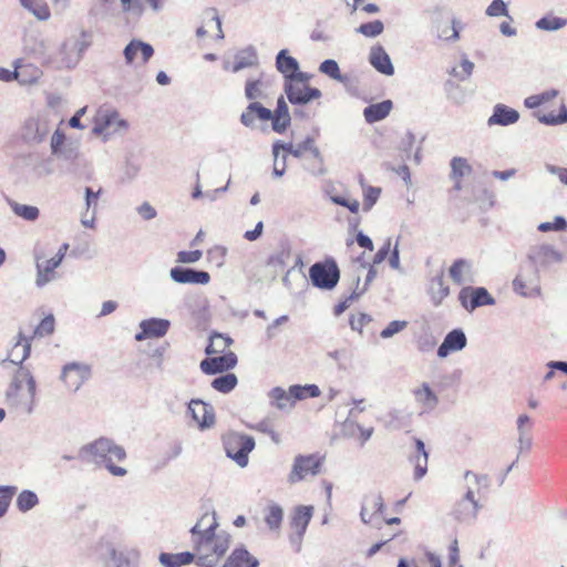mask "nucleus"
Returning <instances> with one entry per match:
<instances>
[{
	"label": "nucleus",
	"instance_id": "a211bd4d",
	"mask_svg": "<svg viewBox=\"0 0 567 567\" xmlns=\"http://www.w3.org/2000/svg\"><path fill=\"white\" fill-rule=\"evenodd\" d=\"M237 364V355L229 351L223 355L205 359L200 362V370L208 375L223 373L234 369Z\"/></svg>",
	"mask_w": 567,
	"mask_h": 567
},
{
	"label": "nucleus",
	"instance_id": "20e7f679",
	"mask_svg": "<svg viewBox=\"0 0 567 567\" xmlns=\"http://www.w3.org/2000/svg\"><path fill=\"white\" fill-rule=\"evenodd\" d=\"M127 122L120 117L116 110L109 106H101L94 116V126L92 133L97 136H103L106 141L113 134L126 131Z\"/></svg>",
	"mask_w": 567,
	"mask_h": 567
},
{
	"label": "nucleus",
	"instance_id": "de8ad7c7",
	"mask_svg": "<svg viewBox=\"0 0 567 567\" xmlns=\"http://www.w3.org/2000/svg\"><path fill=\"white\" fill-rule=\"evenodd\" d=\"M284 518V509L280 505L271 503L266 508L265 522L271 530L278 529Z\"/></svg>",
	"mask_w": 567,
	"mask_h": 567
},
{
	"label": "nucleus",
	"instance_id": "a19ab883",
	"mask_svg": "<svg viewBox=\"0 0 567 567\" xmlns=\"http://www.w3.org/2000/svg\"><path fill=\"white\" fill-rule=\"evenodd\" d=\"M463 24L457 19H452L451 22H443L437 25V37L444 41H457L460 39V31Z\"/></svg>",
	"mask_w": 567,
	"mask_h": 567
},
{
	"label": "nucleus",
	"instance_id": "4468645a",
	"mask_svg": "<svg viewBox=\"0 0 567 567\" xmlns=\"http://www.w3.org/2000/svg\"><path fill=\"white\" fill-rule=\"evenodd\" d=\"M91 35L86 31H82L79 39H68L62 44V53L66 52L69 48L73 51L71 56L61 59L59 65L65 69L74 68L82 58V53L90 47Z\"/></svg>",
	"mask_w": 567,
	"mask_h": 567
},
{
	"label": "nucleus",
	"instance_id": "c03bdc74",
	"mask_svg": "<svg viewBox=\"0 0 567 567\" xmlns=\"http://www.w3.org/2000/svg\"><path fill=\"white\" fill-rule=\"evenodd\" d=\"M8 205L18 217L28 221L37 220L40 215L39 208L32 205L20 204L13 199H8Z\"/></svg>",
	"mask_w": 567,
	"mask_h": 567
},
{
	"label": "nucleus",
	"instance_id": "e433bc0d",
	"mask_svg": "<svg viewBox=\"0 0 567 567\" xmlns=\"http://www.w3.org/2000/svg\"><path fill=\"white\" fill-rule=\"evenodd\" d=\"M138 327H145V332L148 333L151 339L162 338L168 332L171 321L162 318H150L142 320Z\"/></svg>",
	"mask_w": 567,
	"mask_h": 567
},
{
	"label": "nucleus",
	"instance_id": "a18cd8bd",
	"mask_svg": "<svg viewBox=\"0 0 567 567\" xmlns=\"http://www.w3.org/2000/svg\"><path fill=\"white\" fill-rule=\"evenodd\" d=\"M231 343H233L231 338L224 336L221 333L215 332L210 336V342L206 347L205 352L208 355L223 353Z\"/></svg>",
	"mask_w": 567,
	"mask_h": 567
},
{
	"label": "nucleus",
	"instance_id": "39448f33",
	"mask_svg": "<svg viewBox=\"0 0 567 567\" xmlns=\"http://www.w3.org/2000/svg\"><path fill=\"white\" fill-rule=\"evenodd\" d=\"M309 277L317 288L330 290L334 288L340 279V270L333 259L324 262H316L309 268Z\"/></svg>",
	"mask_w": 567,
	"mask_h": 567
},
{
	"label": "nucleus",
	"instance_id": "338daca9",
	"mask_svg": "<svg viewBox=\"0 0 567 567\" xmlns=\"http://www.w3.org/2000/svg\"><path fill=\"white\" fill-rule=\"evenodd\" d=\"M474 63L467 59H464L458 68L452 70V74L461 81L466 80L473 72Z\"/></svg>",
	"mask_w": 567,
	"mask_h": 567
},
{
	"label": "nucleus",
	"instance_id": "bb28decb",
	"mask_svg": "<svg viewBox=\"0 0 567 567\" xmlns=\"http://www.w3.org/2000/svg\"><path fill=\"white\" fill-rule=\"evenodd\" d=\"M482 508L480 503H470L461 498L452 511V516L460 523L472 524L476 517L478 511Z\"/></svg>",
	"mask_w": 567,
	"mask_h": 567
},
{
	"label": "nucleus",
	"instance_id": "2f4dec72",
	"mask_svg": "<svg viewBox=\"0 0 567 567\" xmlns=\"http://www.w3.org/2000/svg\"><path fill=\"white\" fill-rule=\"evenodd\" d=\"M393 103L391 100H384L380 103L368 105L363 110V116L369 124L384 120L391 112Z\"/></svg>",
	"mask_w": 567,
	"mask_h": 567
},
{
	"label": "nucleus",
	"instance_id": "9d476101",
	"mask_svg": "<svg viewBox=\"0 0 567 567\" xmlns=\"http://www.w3.org/2000/svg\"><path fill=\"white\" fill-rule=\"evenodd\" d=\"M527 258L528 264L538 270L545 269L553 264H559L564 261L563 252L556 249L553 245L548 244H540L530 247L527 254Z\"/></svg>",
	"mask_w": 567,
	"mask_h": 567
},
{
	"label": "nucleus",
	"instance_id": "4d7b16f0",
	"mask_svg": "<svg viewBox=\"0 0 567 567\" xmlns=\"http://www.w3.org/2000/svg\"><path fill=\"white\" fill-rule=\"evenodd\" d=\"M384 25L381 20L362 23L357 31L365 37L374 38L383 32Z\"/></svg>",
	"mask_w": 567,
	"mask_h": 567
},
{
	"label": "nucleus",
	"instance_id": "f3484780",
	"mask_svg": "<svg viewBox=\"0 0 567 567\" xmlns=\"http://www.w3.org/2000/svg\"><path fill=\"white\" fill-rule=\"evenodd\" d=\"M56 158L68 161L71 163L70 172L75 173L80 167H86L87 161L84 155L80 152V145L78 142L69 141L65 145H62L59 150L52 153Z\"/></svg>",
	"mask_w": 567,
	"mask_h": 567
},
{
	"label": "nucleus",
	"instance_id": "052dcab7",
	"mask_svg": "<svg viewBox=\"0 0 567 567\" xmlns=\"http://www.w3.org/2000/svg\"><path fill=\"white\" fill-rule=\"evenodd\" d=\"M54 324L55 320L53 315H48L42 319V321L38 324V327L34 330V336L38 337H45L50 336L54 331Z\"/></svg>",
	"mask_w": 567,
	"mask_h": 567
},
{
	"label": "nucleus",
	"instance_id": "2eb2a0df",
	"mask_svg": "<svg viewBox=\"0 0 567 567\" xmlns=\"http://www.w3.org/2000/svg\"><path fill=\"white\" fill-rule=\"evenodd\" d=\"M91 377V367L85 363L71 362L63 367L61 379L66 386L76 392Z\"/></svg>",
	"mask_w": 567,
	"mask_h": 567
},
{
	"label": "nucleus",
	"instance_id": "09e8293b",
	"mask_svg": "<svg viewBox=\"0 0 567 567\" xmlns=\"http://www.w3.org/2000/svg\"><path fill=\"white\" fill-rule=\"evenodd\" d=\"M38 495L30 489H23L17 497V507L20 512L27 513L39 505Z\"/></svg>",
	"mask_w": 567,
	"mask_h": 567
},
{
	"label": "nucleus",
	"instance_id": "c9c22d12",
	"mask_svg": "<svg viewBox=\"0 0 567 567\" xmlns=\"http://www.w3.org/2000/svg\"><path fill=\"white\" fill-rule=\"evenodd\" d=\"M259 561L245 547L236 548L224 567H258Z\"/></svg>",
	"mask_w": 567,
	"mask_h": 567
},
{
	"label": "nucleus",
	"instance_id": "13d9d810",
	"mask_svg": "<svg viewBox=\"0 0 567 567\" xmlns=\"http://www.w3.org/2000/svg\"><path fill=\"white\" fill-rule=\"evenodd\" d=\"M16 492V486L0 485V518L7 513Z\"/></svg>",
	"mask_w": 567,
	"mask_h": 567
},
{
	"label": "nucleus",
	"instance_id": "f704fd0d",
	"mask_svg": "<svg viewBox=\"0 0 567 567\" xmlns=\"http://www.w3.org/2000/svg\"><path fill=\"white\" fill-rule=\"evenodd\" d=\"M25 380L27 381V388H28V400L25 402V411L28 414L32 413L33 411V404H34V396H35V380L30 373L29 370L20 368L16 378H14V384L17 388H20V383Z\"/></svg>",
	"mask_w": 567,
	"mask_h": 567
},
{
	"label": "nucleus",
	"instance_id": "412c9836",
	"mask_svg": "<svg viewBox=\"0 0 567 567\" xmlns=\"http://www.w3.org/2000/svg\"><path fill=\"white\" fill-rule=\"evenodd\" d=\"M106 550L110 559L117 567H138L140 563V550L136 548H130L125 550H117L114 545L107 544Z\"/></svg>",
	"mask_w": 567,
	"mask_h": 567
},
{
	"label": "nucleus",
	"instance_id": "0e129e2a",
	"mask_svg": "<svg viewBox=\"0 0 567 567\" xmlns=\"http://www.w3.org/2000/svg\"><path fill=\"white\" fill-rule=\"evenodd\" d=\"M485 13L488 17H508L507 6L504 0H493Z\"/></svg>",
	"mask_w": 567,
	"mask_h": 567
},
{
	"label": "nucleus",
	"instance_id": "423d86ee",
	"mask_svg": "<svg viewBox=\"0 0 567 567\" xmlns=\"http://www.w3.org/2000/svg\"><path fill=\"white\" fill-rule=\"evenodd\" d=\"M254 449L255 440L249 435L234 433L225 440L226 455L240 467L247 466L248 455Z\"/></svg>",
	"mask_w": 567,
	"mask_h": 567
},
{
	"label": "nucleus",
	"instance_id": "4be33fe9",
	"mask_svg": "<svg viewBox=\"0 0 567 567\" xmlns=\"http://www.w3.org/2000/svg\"><path fill=\"white\" fill-rule=\"evenodd\" d=\"M369 62L381 74L386 76L394 74V66L391 58L381 45H374L370 49Z\"/></svg>",
	"mask_w": 567,
	"mask_h": 567
},
{
	"label": "nucleus",
	"instance_id": "69168bd1",
	"mask_svg": "<svg viewBox=\"0 0 567 567\" xmlns=\"http://www.w3.org/2000/svg\"><path fill=\"white\" fill-rule=\"evenodd\" d=\"M381 189L379 187L368 186L364 188L363 209L370 210L377 203L380 196Z\"/></svg>",
	"mask_w": 567,
	"mask_h": 567
},
{
	"label": "nucleus",
	"instance_id": "7ed1b4c3",
	"mask_svg": "<svg viewBox=\"0 0 567 567\" xmlns=\"http://www.w3.org/2000/svg\"><path fill=\"white\" fill-rule=\"evenodd\" d=\"M258 118L260 121H271L272 130L277 133L285 132L290 125L291 117L288 116H278L272 113L271 110L265 107L259 102H251L245 109V111L240 115V123L249 128L255 127V120Z\"/></svg>",
	"mask_w": 567,
	"mask_h": 567
},
{
	"label": "nucleus",
	"instance_id": "58836bf2",
	"mask_svg": "<svg viewBox=\"0 0 567 567\" xmlns=\"http://www.w3.org/2000/svg\"><path fill=\"white\" fill-rule=\"evenodd\" d=\"M195 555L190 551H183L177 554L162 553L158 557L159 563L164 567H182L190 564Z\"/></svg>",
	"mask_w": 567,
	"mask_h": 567
},
{
	"label": "nucleus",
	"instance_id": "37998d69",
	"mask_svg": "<svg viewBox=\"0 0 567 567\" xmlns=\"http://www.w3.org/2000/svg\"><path fill=\"white\" fill-rule=\"evenodd\" d=\"M20 3L40 21H47L51 17L50 9L45 0H20Z\"/></svg>",
	"mask_w": 567,
	"mask_h": 567
},
{
	"label": "nucleus",
	"instance_id": "5fc2aeb1",
	"mask_svg": "<svg viewBox=\"0 0 567 567\" xmlns=\"http://www.w3.org/2000/svg\"><path fill=\"white\" fill-rule=\"evenodd\" d=\"M269 398L272 400V403L279 410H285L290 401L289 391L287 392L280 386H276L270 390Z\"/></svg>",
	"mask_w": 567,
	"mask_h": 567
},
{
	"label": "nucleus",
	"instance_id": "a878e982",
	"mask_svg": "<svg viewBox=\"0 0 567 567\" xmlns=\"http://www.w3.org/2000/svg\"><path fill=\"white\" fill-rule=\"evenodd\" d=\"M384 511V503L380 493L367 496L361 507L360 517L364 524H373V517L377 514H382Z\"/></svg>",
	"mask_w": 567,
	"mask_h": 567
},
{
	"label": "nucleus",
	"instance_id": "1a4fd4ad",
	"mask_svg": "<svg viewBox=\"0 0 567 567\" xmlns=\"http://www.w3.org/2000/svg\"><path fill=\"white\" fill-rule=\"evenodd\" d=\"M51 131V123L47 115H37L25 121L21 136L29 145H39L45 141Z\"/></svg>",
	"mask_w": 567,
	"mask_h": 567
},
{
	"label": "nucleus",
	"instance_id": "6e6d98bb",
	"mask_svg": "<svg viewBox=\"0 0 567 567\" xmlns=\"http://www.w3.org/2000/svg\"><path fill=\"white\" fill-rule=\"evenodd\" d=\"M319 71L333 80L343 82V76L340 73L339 65H338L337 61H334L332 59H328V60H324L323 62H321V64L319 66Z\"/></svg>",
	"mask_w": 567,
	"mask_h": 567
},
{
	"label": "nucleus",
	"instance_id": "473e14b6",
	"mask_svg": "<svg viewBox=\"0 0 567 567\" xmlns=\"http://www.w3.org/2000/svg\"><path fill=\"white\" fill-rule=\"evenodd\" d=\"M276 68L287 81L299 70V62L289 55L288 50L284 49L276 56Z\"/></svg>",
	"mask_w": 567,
	"mask_h": 567
},
{
	"label": "nucleus",
	"instance_id": "bf43d9fd",
	"mask_svg": "<svg viewBox=\"0 0 567 567\" xmlns=\"http://www.w3.org/2000/svg\"><path fill=\"white\" fill-rule=\"evenodd\" d=\"M245 96L246 99L256 102L257 99L264 96L261 91V81L260 80H248L245 86Z\"/></svg>",
	"mask_w": 567,
	"mask_h": 567
},
{
	"label": "nucleus",
	"instance_id": "5701e85b",
	"mask_svg": "<svg viewBox=\"0 0 567 567\" xmlns=\"http://www.w3.org/2000/svg\"><path fill=\"white\" fill-rule=\"evenodd\" d=\"M519 120V113L505 104L498 103L493 107V113L487 120L488 126H508Z\"/></svg>",
	"mask_w": 567,
	"mask_h": 567
},
{
	"label": "nucleus",
	"instance_id": "79ce46f5",
	"mask_svg": "<svg viewBox=\"0 0 567 567\" xmlns=\"http://www.w3.org/2000/svg\"><path fill=\"white\" fill-rule=\"evenodd\" d=\"M31 344L24 340L22 332H19V340L11 349L8 360L14 364H21L30 354Z\"/></svg>",
	"mask_w": 567,
	"mask_h": 567
},
{
	"label": "nucleus",
	"instance_id": "393cba45",
	"mask_svg": "<svg viewBox=\"0 0 567 567\" xmlns=\"http://www.w3.org/2000/svg\"><path fill=\"white\" fill-rule=\"evenodd\" d=\"M138 53L141 54L142 63H146L154 54V49L150 43L132 40L123 51L126 63L132 64Z\"/></svg>",
	"mask_w": 567,
	"mask_h": 567
},
{
	"label": "nucleus",
	"instance_id": "f8f14e48",
	"mask_svg": "<svg viewBox=\"0 0 567 567\" xmlns=\"http://www.w3.org/2000/svg\"><path fill=\"white\" fill-rule=\"evenodd\" d=\"M463 308L472 312L478 307L495 305L494 297L484 287H464L458 293Z\"/></svg>",
	"mask_w": 567,
	"mask_h": 567
},
{
	"label": "nucleus",
	"instance_id": "0eeeda50",
	"mask_svg": "<svg viewBox=\"0 0 567 567\" xmlns=\"http://www.w3.org/2000/svg\"><path fill=\"white\" fill-rule=\"evenodd\" d=\"M513 290L525 298H533L540 295L539 270L530 264L522 267L513 280Z\"/></svg>",
	"mask_w": 567,
	"mask_h": 567
},
{
	"label": "nucleus",
	"instance_id": "4c0bfd02",
	"mask_svg": "<svg viewBox=\"0 0 567 567\" xmlns=\"http://www.w3.org/2000/svg\"><path fill=\"white\" fill-rule=\"evenodd\" d=\"M413 394L415 401L421 404L425 411L433 410L439 403L436 394L432 391L427 383H422L421 386L414 389Z\"/></svg>",
	"mask_w": 567,
	"mask_h": 567
},
{
	"label": "nucleus",
	"instance_id": "c756f323",
	"mask_svg": "<svg viewBox=\"0 0 567 567\" xmlns=\"http://www.w3.org/2000/svg\"><path fill=\"white\" fill-rule=\"evenodd\" d=\"M427 292L434 306H440L442 301L449 296L450 288L444 282V271L440 270L434 277L431 278Z\"/></svg>",
	"mask_w": 567,
	"mask_h": 567
},
{
	"label": "nucleus",
	"instance_id": "ea45409f",
	"mask_svg": "<svg viewBox=\"0 0 567 567\" xmlns=\"http://www.w3.org/2000/svg\"><path fill=\"white\" fill-rule=\"evenodd\" d=\"M258 63V56L254 47H248L239 51L235 55V63L233 65V72H239L243 69L254 66Z\"/></svg>",
	"mask_w": 567,
	"mask_h": 567
},
{
	"label": "nucleus",
	"instance_id": "6ab92c4d",
	"mask_svg": "<svg viewBox=\"0 0 567 567\" xmlns=\"http://www.w3.org/2000/svg\"><path fill=\"white\" fill-rule=\"evenodd\" d=\"M467 344V338L462 329H453L450 331L437 349V357L446 358L452 352L463 350Z\"/></svg>",
	"mask_w": 567,
	"mask_h": 567
},
{
	"label": "nucleus",
	"instance_id": "7c9ffc66",
	"mask_svg": "<svg viewBox=\"0 0 567 567\" xmlns=\"http://www.w3.org/2000/svg\"><path fill=\"white\" fill-rule=\"evenodd\" d=\"M218 522L215 513H205L198 522L192 527V540L194 542L197 536H209L216 533Z\"/></svg>",
	"mask_w": 567,
	"mask_h": 567
},
{
	"label": "nucleus",
	"instance_id": "b1692460",
	"mask_svg": "<svg viewBox=\"0 0 567 567\" xmlns=\"http://www.w3.org/2000/svg\"><path fill=\"white\" fill-rule=\"evenodd\" d=\"M414 443L415 452L409 456V461L414 465V480L420 481L427 472L429 454L421 439H414Z\"/></svg>",
	"mask_w": 567,
	"mask_h": 567
},
{
	"label": "nucleus",
	"instance_id": "8fccbe9b",
	"mask_svg": "<svg viewBox=\"0 0 567 567\" xmlns=\"http://www.w3.org/2000/svg\"><path fill=\"white\" fill-rule=\"evenodd\" d=\"M292 151V156L300 158L305 152H311L313 157L318 158L322 164V156L319 148L315 145V141L312 137H307L303 142L295 145Z\"/></svg>",
	"mask_w": 567,
	"mask_h": 567
},
{
	"label": "nucleus",
	"instance_id": "c85d7f7f",
	"mask_svg": "<svg viewBox=\"0 0 567 567\" xmlns=\"http://www.w3.org/2000/svg\"><path fill=\"white\" fill-rule=\"evenodd\" d=\"M464 478L468 481V486L462 498L468 501L470 503H478V501L475 498V493L480 492L482 487L487 488L489 486L488 476L485 474L478 475L472 471H466L464 473Z\"/></svg>",
	"mask_w": 567,
	"mask_h": 567
},
{
	"label": "nucleus",
	"instance_id": "f257e3e1",
	"mask_svg": "<svg viewBox=\"0 0 567 567\" xmlns=\"http://www.w3.org/2000/svg\"><path fill=\"white\" fill-rule=\"evenodd\" d=\"M79 456L89 463L105 467L113 476L123 477L127 474L125 467L115 464L126 460L125 449L107 437H100L83 445Z\"/></svg>",
	"mask_w": 567,
	"mask_h": 567
},
{
	"label": "nucleus",
	"instance_id": "72a5a7b5",
	"mask_svg": "<svg viewBox=\"0 0 567 567\" xmlns=\"http://www.w3.org/2000/svg\"><path fill=\"white\" fill-rule=\"evenodd\" d=\"M450 277L457 285L471 282L472 279V264L465 259H457L450 267Z\"/></svg>",
	"mask_w": 567,
	"mask_h": 567
},
{
	"label": "nucleus",
	"instance_id": "49530a36",
	"mask_svg": "<svg viewBox=\"0 0 567 567\" xmlns=\"http://www.w3.org/2000/svg\"><path fill=\"white\" fill-rule=\"evenodd\" d=\"M238 383V379L234 373H226L215 378L212 381V388L220 393H229L231 392Z\"/></svg>",
	"mask_w": 567,
	"mask_h": 567
},
{
	"label": "nucleus",
	"instance_id": "3c124183",
	"mask_svg": "<svg viewBox=\"0 0 567 567\" xmlns=\"http://www.w3.org/2000/svg\"><path fill=\"white\" fill-rule=\"evenodd\" d=\"M536 28L544 31H557L567 25V20L558 17H543L535 23Z\"/></svg>",
	"mask_w": 567,
	"mask_h": 567
},
{
	"label": "nucleus",
	"instance_id": "864d4df0",
	"mask_svg": "<svg viewBox=\"0 0 567 567\" xmlns=\"http://www.w3.org/2000/svg\"><path fill=\"white\" fill-rule=\"evenodd\" d=\"M537 118L540 123L546 125H559L567 123V106L561 104L559 114L555 115L553 113L549 114H537Z\"/></svg>",
	"mask_w": 567,
	"mask_h": 567
},
{
	"label": "nucleus",
	"instance_id": "9b49d317",
	"mask_svg": "<svg viewBox=\"0 0 567 567\" xmlns=\"http://www.w3.org/2000/svg\"><path fill=\"white\" fill-rule=\"evenodd\" d=\"M312 515V506L300 505L295 508L290 522L293 533L290 535L289 538L290 543L292 544V546H295L297 551L301 549L302 538L311 520Z\"/></svg>",
	"mask_w": 567,
	"mask_h": 567
},
{
	"label": "nucleus",
	"instance_id": "dca6fc26",
	"mask_svg": "<svg viewBox=\"0 0 567 567\" xmlns=\"http://www.w3.org/2000/svg\"><path fill=\"white\" fill-rule=\"evenodd\" d=\"M169 277L174 282L183 285H207L210 281L207 271L181 266L173 267Z\"/></svg>",
	"mask_w": 567,
	"mask_h": 567
},
{
	"label": "nucleus",
	"instance_id": "aec40b11",
	"mask_svg": "<svg viewBox=\"0 0 567 567\" xmlns=\"http://www.w3.org/2000/svg\"><path fill=\"white\" fill-rule=\"evenodd\" d=\"M194 421L202 427H210L215 422L214 409L202 400L194 399L188 404Z\"/></svg>",
	"mask_w": 567,
	"mask_h": 567
},
{
	"label": "nucleus",
	"instance_id": "6e6552de",
	"mask_svg": "<svg viewBox=\"0 0 567 567\" xmlns=\"http://www.w3.org/2000/svg\"><path fill=\"white\" fill-rule=\"evenodd\" d=\"M322 462L316 454H299L293 458L291 471L288 475V482L296 484L307 480L309 476L315 477L320 473Z\"/></svg>",
	"mask_w": 567,
	"mask_h": 567
},
{
	"label": "nucleus",
	"instance_id": "e2e57ef3",
	"mask_svg": "<svg viewBox=\"0 0 567 567\" xmlns=\"http://www.w3.org/2000/svg\"><path fill=\"white\" fill-rule=\"evenodd\" d=\"M567 228V220L563 216H556L554 221H545L539 224L538 230L543 233L547 231H563Z\"/></svg>",
	"mask_w": 567,
	"mask_h": 567
},
{
	"label": "nucleus",
	"instance_id": "680f3d73",
	"mask_svg": "<svg viewBox=\"0 0 567 567\" xmlns=\"http://www.w3.org/2000/svg\"><path fill=\"white\" fill-rule=\"evenodd\" d=\"M406 327H408V321L393 320L380 332V337L382 339H390L393 336H395L396 333L404 330Z\"/></svg>",
	"mask_w": 567,
	"mask_h": 567
},
{
	"label": "nucleus",
	"instance_id": "f03ea898",
	"mask_svg": "<svg viewBox=\"0 0 567 567\" xmlns=\"http://www.w3.org/2000/svg\"><path fill=\"white\" fill-rule=\"evenodd\" d=\"M230 545V535L224 530L209 536H197L194 548L197 551L196 564L200 567H214L226 554Z\"/></svg>",
	"mask_w": 567,
	"mask_h": 567
},
{
	"label": "nucleus",
	"instance_id": "ddd939ff",
	"mask_svg": "<svg viewBox=\"0 0 567 567\" xmlns=\"http://www.w3.org/2000/svg\"><path fill=\"white\" fill-rule=\"evenodd\" d=\"M284 91L288 101L296 105H306L321 96V91L311 87L309 84H299L291 81H285Z\"/></svg>",
	"mask_w": 567,
	"mask_h": 567
},
{
	"label": "nucleus",
	"instance_id": "cd10ccee",
	"mask_svg": "<svg viewBox=\"0 0 567 567\" xmlns=\"http://www.w3.org/2000/svg\"><path fill=\"white\" fill-rule=\"evenodd\" d=\"M60 266L56 261L53 259H48L44 261H41L40 258H37L35 268H37V278H35V285L39 288L44 287L51 281H54L58 279V275L54 272V270Z\"/></svg>",
	"mask_w": 567,
	"mask_h": 567
},
{
	"label": "nucleus",
	"instance_id": "774afa93",
	"mask_svg": "<svg viewBox=\"0 0 567 567\" xmlns=\"http://www.w3.org/2000/svg\"><path fill=\"white\" fill-rule=\"evenodd\" d=\"M101 193H102L101 188L97 192H94L91 187H85V189H84L85 210L96 212L97 199H99Z\"/></svg>",
	"mask_w": 567,
	"mask_h": 567
},
{
	"label": "nucleus",
	"instance_id": "603ef678",
	"mask_svg": "<svg viewBox=\"0 0 567 567\" xmlns=\"http://www.w3.org/2000/svg\"><path fill=\"white\" fill-rule=\"evenodd\" d=\"M451 177L453 179H460L466 175H470L472 172V167L467 163V161L463 157H454L451 161Z\"/></svg>",
	"mask_w": 567,
	"mask_h": 567
}]
</instances>
